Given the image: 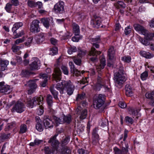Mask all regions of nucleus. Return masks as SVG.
I'll list each match as a JSON object with an SVG mask.
<instances>
[{
    "instance_id": "nucleus-1",
    "label": "nucleus",
    "mask_w": 154,
    "mask_h": 154,
    "mask_svg": "<svg viewBox=\"0 0 154 154\" xmlns=\"http://www.w3.org/2000/svg\"><path fill=\"white\" fill-rule=\"evenodd\" d=\"M55 88L59 91L61 94H63L64 93L65 89L66 88L67 94L71 95L73 94L75 86L69 80H62L60 83L56 84Z\"/></svg>"
},
{
    "instance_id": "nucleus-2",
    "label": "nucleus",
    "mask_w": 154,
    "mask_h": 154,
    "mask_svg": "<svg viewBox=\"0 0 154 154\" xmlns=\"http://www.w3.org/2000/svg\"><path fill=\"white\" fill-rule=\"evenodd\" d=\"M117 72L114 75V80L115 85L118 87H121L125 81L126 79L124 74L123 68L121 66L117 69Z\"/></svg>"
},
{
    "instance_id": "nucleus-3",
    "label": "nucleus",
    "mask_w": 154,
    "mask_h": 154,
    "mask_svg": "<svg viewBox=\"0 0 154 154\" xmlns=\"http://www.w3.org/2000/svg\"><path fill=\"white\" fill-rule=\"evenodd\" d=\"M12 104L14 105L11 109L12 112H17L21 113L23 112L25 108V106L24 103L20 101L16 102L13 101L12 102Z\"/></svg>"
},
{
    "instance_id": "nucleus-4",
    "label": "nucleus",
    "mask_w": 154,
    "mask_h": 154,
    "mask_svg": "<svg viewBox=\"0 0 154 154\" xmlns=\"http://www.w3.org/2000/svg\"><path fill=\"white\" fill-rule=\"evenodd\" d=\"M54 73L52 76L54 80L57 82L60 81L61 78V72L58 65H55Z\"/></svg>"
},
{
    "instance_id": "nucleus-5",
    "label": "nucleus",
    "mask_w": 154,
    "mask_h": 154,
    "mask_svg": "<svg viewBox=\"0 0 154 154\" xmlns=\"http://www.w3.org/2000/svg\"><path fill=\"white\" fill-rule=\"evenodd\" d=\"M36 79L30 80L27 82V84H25V86L27 85L29 87L28 90V93L29 94H31L35 92L37 88V85L35 83Z\"/></svg>"
},
{
    "instance_id": "nucleus-6",
    "label": "nucleus",
    "mask_w": 154,
    "mask_h": 154,
    "mask_svg": "<svg viewBox=\"0 0 154 154\" xmlns=\"http://www.w3.org/2000/svg\"><path fill=\"white\" fill-rule=\"evenodd\" d=\"M40 21L38 20H33L31 23L30 31L33 33H37L40 31V28L39 24Z\"/></svg>"
},
{
    "instance_id": "nucleus-7",
    "label": "nucleus",
    "mask_w": 154,
    "mask_h": 154,
    "mask_svg": "<svg viewBox=\"0 0 154 154\" xmlns=\"http://www.w3.org/2000/svg\"><path fill=\"white\" fill-rule=\"evenodd\" d=\"M101 53V51H97L94 47H92L89 52L88 56L90 57L89 58L91 61L95 62L97 60V55H99Z\"/></svg>"
},
{
    "instance_id": "nucleus-8",
    "label": "nucleus",
    "mask_w": 154,
    "mask_h": 154,
    "mask_svg": "<svg viewBox=\"0 0 154 154\" xmlns=\"http://www.w3.org/2000/svg\"><path fill=\"white\" fill-rule=\"evenodd\" d=\"M128 144L125 143L124 145H123L122 150L116 147H115L113 149L115 154H128Z\"/></svg>"
},
{
    "instance_id": "nucleus-9",
    "label": "nucleus",
    "mask_w": 154,
    "mask_h": 154,
    "mask_svg": "<svg viewBox=\"0 0 154 154\" xmlns=\"http://www.w3.org/2000/svg\"><path fill=\"white\" fill-rule=\"evenodd\" d=\"M53 10L56 13H63L64 11V3L62 1L58 2L54 5Z\"/></svg>"
},
{
    "instance_id": "nucleus-10",
    "label": "nucleus",
    "mask_w": 154,
    "mask_h": 154,
    "mask_svg": "<svg viewBox=\"0 0 154 154\" xmlns=\"http://www.w3.org/2000/svg\"><path fill=\"white\" fill-rule=\"evenodd\" d=\"M58 134H56L54 136L51 137L48 140V143H50L52 146L55 149L57 150L58 147L59 142L57 139L56 137Z\"/></svg>"
},
{
    "instance_id": "nucleus-11",
    "label": "nucleus",
    "mask_w": 154,
    "mask_h": 154,
    "mask_svg": "<svg viewBox=\"0 0 154 154\" xmlns=\"http://www.w3.org/2000/svg\"><path fill=\"white\" fill-rule=\"evenodd\" d=\"M52 34L51 33L46 34L43 32H41L38 34V38L36 39V42L38 44H41L45 40L46 38L48 39L51 36Z\"/></svg>"
},
{
    "instance_id": "nucleus-12",
    "label": "nucleus",
    "mask_w": 154,
    "mask_h": 154,
    "mask_svg": "<svg viewBox=\"0 0 154 154\" xmlns=\"http://www.w3.org/2000/svg\"><path fill=\"white\" fill-rule=\"evenodd\" d=\"M5 84L4 82H0V92L7 94L11 91L10 86L8 85H5Z\"/></svg>"
},
{
    "instance_id": "nucleus-13",
    "label": "nucleus",
    "mask_w": 154,
    "mask_h": 154,
    "mask_svg": "<svg viewBox=\"0 0 154 154\" xmlns=\"http://www.w3.org/2000/svg\"><path fill=\"white\" fill-rule=\"evenodd\" d=\"M98 128H95L92 133V143L94 145H97L99 143V136L97 133Z\"/></svg>"
},
{
    "instance_id": "nucleus-14",
    "label": "nucleus",
    "mask_w": 154,
    "mask_h": 154,
    "mask_svg": "<svg viewBox=\"0 0 154 154\" xmlns=\"http://www.w3.org/2000/svg\"><path fill=\"white\" fill-rule=\"evenodd\" d=\"M102 22L101 18L97 16L94 17L91 22V24L94 27H98L101 25Z\"/></svg>"
},
{
    "instance_id": "nucleus-15",
    "label": "nucleus",
    "mask_w": 154,
    "mask_h": 154,
    "mask_svg": "<svg viewBox=\"0 0 154 154\" xmlns=\"http://www.w3.org/2000/svg\"><path fill=\"white\" fill-rule=\"evenodd\" d=\"M134 27L136 30L142 34L146 35L147 34V30L141 25L138 24H135L134 25Z\"/></svg>"
},
{
    "instance_id": "nucleus-16",
    "label": "nucleus",
    "mask_w": 154,
    "mask_h": 154,
    "mask_svg": "<svg viewBox=\"0 0 154 154\" xmlns=\"http://www.w3.org/2000/svg\"><path fill=\"white\" fill-rule=\"evenodd\" d=\"M100 64L97 65L96 67V69L97 72L100 71L106 65V60L103 56H101L100 58Z\"/></svg>"
},
{
    "instance_id": "nucleus-17",
    "label": "nucleus",
    "mask_w": 154,
    "mask_h": 154,
    "mask_svg": "<svg viewBox=\"0 0 154 154\" xmlns=\"http://www.w3.org/2000/svg\"><path fill=\"white\" fill-rule=\"evenodd\" d=\"M40 61L38 60L32 62L29 65V69L31 70H34L38 69L39 68Z\"/></svg>"
},
{
    "instance_id": "nucleus-18",
    "label": "nucleus",
    "mask_w": 154,
    "mask_h": 154,
    "mask_svg": "<svg viewBox=\"0 0 154 154\" xmlns=\"http://www.w3.org/2000/svg\"><path fill=\"white\" fill-rule=\"evenodd\" d=\"M44 97L40 95L39 96H35L33 97L32 99V100L34 101V103H35L36 105H42Z\"/></svg>"
},
{
    "instance_id": "nucleus-19",
    "label": "nucleus",
    "mask_w": 154,
    "mask_h": 154,
    "mask_svg": "<svg viewBox=\"0 0 154 154\" xmlns=\"http://www.w3.org/2000/svg\"><path fill=\"white\" fill-rule=\"evenodd\" d=\"M69 64L70 66L71 71L75 74V76H78L81 74L80 71L75 68L72 62H70Z\"/></svg>"
},
{
    "instance_id": "nucleus-20",
    "label": "nucleus",
    "mask_w": 154,
    "mask_h": 154,
    "mask_svg": "<svg viewBox=\"0 0 154 154\" xmlns=\"http://www.w3.org/2000/svg\"><path fill=\"white\" fill-rule=\"evenodd\" d=\"M9 61L5 60L0 59V66L1 70L4 71L6 69L7 66L9 64Z\"/></svg>"
},
{
    "instance_id": "nucleus-21",
    "label": "nucleus",
    "mask_w": 154,
    "mask_h": 154,
    "mask_svg": "<svg viewBox=\"0 0 154 154\" xmlns=\"http://www.w3.org/2000/svg\"><path fill=\"white\" fill-rule=\"evenodd\" d=\"M91 41L94 46H95L96 48H99V45L97 43H100V38L99 36L92 38L91 39Z\"/></svg>"
},
{
    "instance_id": "nucleus-22",
    "label": "nucleus",
    "mask_w": 154,
    "mask_h": 154,
    "mask_svg": "<svg viewBox=\"0 0 154 154\" xmlns=\"http://www.w3.org/2000/svg\"><path fill=\"white\" fill-rule=\"evenodd\" d=\"M125 94L128 97H130L132 95L133 91L132 88L129 85H126L125 87Z\"/></svg>"
},
{
    "instance_id": "nucleus-23",
    "label": "nucleus",
    "mask_w": 154,
    "mask_h": 154,
    "mask_svg": "<svg viewBox=\"0 0 154 154\" xmlns=\"http://www.w3.org/2000/svg\"><path fill=\"white\" fill-rule=\"evenodd\" d=\"M115 53L114 48L113 47H110L108 51V56L109 60L113 59Z\"/></svg>"
},
{
    "instance_id": "nucleus-24",
    "label": "nucleus",
    "mask_w": 154,
    "mask_h": 154,
    "mask_svg": "<svg viewBox=\"0 0 154 154\" xmlns=\"http://www.w3.org/2000/svg\"><path fill=\"white\" fill-rule=\"evenodd\" d=\"M40 21L44 26L47 29L49 28L50 24L49 19L47 18H44L41 19Z\"/></svg>"
},
{
    "instance_id": "nucleus-25",
    "label": "nucleus",
    "mask_w": 154,
    "mask_h": 154,
    "mask_svg": "<svg viewBox=\"0 0 154 154\" xmlns=\"http://www.w3.org/2000/svg\"><path fill=\"white\" fill-rule=\"evenodd\" d=\"M115 7L117 9H124L125 7V5L124 2L121 1H118L117 2L115 3L114 4Z\"/></svg>"
},
{
    "instance_id": "nucleus-26",
    "label": "nucleus",
    "mask_w": 154,
    "mask_h": 154,
    "mask_svg": "<svg viewBox=\"0 0 154 154\" xmlns=\"http://www.w3.org/2000/svg\"><path fill=\"white\" fill-rule=\"evenodd\" d=\"M59 152L60 154H69L71 152L70 149L67 146L63 147L59 150Z\"/></svg>"
},
{
    "instance_id": "nucleus-27",
    "label": "nucleus",
    "mask_w": 154,
    "mask_h": 154,
    "mask_svg": "<svg viewBox=\"0 0 154 154\" xmlns=\"http://www.w3.org/2000/svg\"><path fill=\"white\" fill-rule=\"evenodd\" d=\"M73 30L75 35H78L80 33V30L79 26L76 24L73 23Z\"/></svg>"
},
{
    "instance_id": "nucleus-28",
    "label": "nucleus",
    "mask_w": 154,
    "mask_h": 154,
    "mask_svg": "<svg viewBox=\"0 0 154 154\" xmlns=\"http://www.w3.org/2000/svg\"><path fill=\"white\" fill-rule=\"evenodd\" d=\"M50 91L53 95L55 99H58V92L56 91L54 88V86L53 85L50 87Z\"/></svg>"
},
{
    "instance_id": "nucleus-29",
    "label": "nucleus",
    "mask_w": 154,
    "mask_h": 154,
    "mask_svg": "<svg viewBox=\"0 0 154 154\" xmlns=\"http://www.w3.org/2000/svg\"><path fill=\"white\" fill-rule=\"evenodd\" d=\"M46 101L48 107L50 108L51 107L53 103V98L52 96L50 94H48L47 96Z\"/></svg>"
},
{
    "instance_id": "nucleus-30",
    "label": "nucleus",
    "mask_w": 154,
    "mask_h": 154,
    "mask_svg": "<svg viewBox=\"0 0 154 154\" xmlns=\"http://www.w3.org/2000/svg\"><path fill=\"white\" fill-rule=\"evenodd\" d=\"M105 100V96L102 94H100L97 96L94 100L96 101L99 102H102V103H104Z\"/></svg>"
},
{
    "instance_id": "nucleus-31",
    "label": "nucleus",
    "mask_w": 154,
    "mask_h": 154,
    "mask_svg": "<svg viewBox=\"0 0 154 154\" xmlns=\"http://www.w3.org/2000/svg\"><path fill=\"white\" fill-rule=\"evenodd\" d=\"M12 5L9 2L6 4L5 9L7 12L9 13H14V11L12 10Z\"/></svg>"
},
{
    "instance_id": "nucleus-32",
    "label": "nucleus",
    "mask_w": 154,
    "mask_h": 154,
    "mask_svg": "<svg viewBox=\"0 0 154 154\" xmlns=\"http://www.w3.org/2000/svg\"><path fill=\"white\" fill-rule=\"evenodd\" d=\"M144 35L145 36L144 39L150 41L152 39L153 37H154V32L148 33V32L147 30L146 35Z\"/></svg>"
},
{
    "instance_id": "nucleus-33",
    "label": "nucleus",
    "mask_w": 154,
    "mask_h": 154,
    "mask_svg": "<svg viewBox=\"0 0 154 154\" xmlns=\"http://www.w3.org/2000/svg\"><path fill=\"white\" fill-rule=\"evenodd\" d=\"M140 54L143 57L146 58H151L153 57L149 53L145 51H141L140 52Z\"/></svg>"
},
{
    "instance_id": "nucleus-34",
    "label": "nucleus",
    "mask_w": 154,
    "mask_h": 154,
    "mask_svg": "<svg viewBox=\"0 0 154 154\" xmlns=\"http://www.w3.org/2000/svg\"><path fill=\"white\" fill-rule=\"evenodd\" d=\"M23 23L21 22H18L15 23L12 29V31H16L20 27L22 26Z\"/></svg>"
},
{
    "instance_id": "nucleus-35",
    "label": "nucleus",
    "mask_w": 154,
    "mask_h": 154,
    "mask_svg": "<svg viewBox=\"0 0 154 154\" xmlns=\"http://www.w3.org/2000/svg\"><path fill=\"white\" fill-rule=\"evenodd\" d=\"M70 137L69 136L66 137L61 141V146L63 147L66 145L69 141Z\"/></svg>"
},
{
    "instance_id": "nucleus-36",
    "label": "nucleus",
    "mask_w": 154,
    "mask_h": 154,
    "mask_svg": "<svg viewBox=\"0 0 154 154\" xmlns=\"http://www.w3.org/2000/svg\"><path fill=\"white\" fill-rule=\"evenodd\" d=\"M63 120L64 122L67 124H69L72 121L71 116L70 115H68L66 116H64L63 117Z\"/></svg>"
},
{
    "instance_id": "nucleus-37",
    "label": "nucleus",
    "mask_w": 154,
    "mask_h": 154,
    "mask_svg": "<svg viewBox=\"0 0 154 154\" xmlns=\"http://www.w3.org/2000/svg\"><path fill=\"white\" fill-rule=\"evenodd\" d=\"M103 104L104 103H102V102H99L95 100L94 101L93 103L94 106L96 109H99Z\"/></svg>"
},
{
    "instance_id": "nucleus-38",
    "label": "nucleus",
    "mask_w": 154,
    "mask_h": 154,
    "mask_svg": "<svg viewBox=\"0 0 154 154\" xmlns=\"http://www.w3.org/2000/svg\"><path fill=\"white\" fill-rule=\"evenodd\" d=\"M43 122L44 125H49L50 124V122H51V121L48 118V116H45L44 117Z\"/></svg>"
},
{
    "instance_id": "nucleus-39",
    "label": "nucleus",
    "mask_w": 154,
    "mask_h": 154,
    "mask_svg": "<svg viewBox=\"0 0 154 154\" xmlns=\"http://www.w3.org/2000/svg\"><path fill=\"white\" fill-rule=\"evenodd\" d=\"M87 110L86 109L83 110L81 112V115L80 118L81 119H85L87 116Z\"/></svg>"
},
{
    "instance_id": "nucleus-40",
    "label": "nucleus",
    "mask_w": 154,
    "mask_h": 154,
    "mask_svg": "<svg viewBox=\"0 0 154 154\" xmlns=\"http://www.w3.org/2000/svg\"><path fill=\"white\" fill-rule=\"evenodd\" d=\"M9 134H5L4 133L0 134V141H3L4 140L8 139L10 136Z\"/></svg>"
},
{
    "instance_id": "nucleus-41",
    "label": "nucleus",
    "mask_w": 154,
    "mask_h": 154,
    "mask_svg": "<svg viewBox=\"0 0 154 154\" xmlns=\"http://www.w3.org/2000/svg\"><path fill=\"white\" fill-rule=\"evenodd\" d=\"M28 6L31 8H34L36 7V2L33 1L29 0L27 2Z\"/></svg>"
},
{
    "instance_id": "nucleus-42",
    "label": "nucleus",
    "mask_w": 154,
    "mask_h": 154,
    "mask_svg": "<svg viewBox=\"0 0 154 154\" xmlns=\"http://www.w3.org/2000/svg\"><path fill=\"white\" fill-rule=\"evenodd\" d=\"M32 73V72L31 71L27 70H23L21 72L22 75L24 77H27Z\"/></svg>"
},
{
    "instance_id": "nucleus-43",
    "label": "nucleus",
    "mask_w": 154,
    "mask_h": 154,
    "mask_svg": "<svg viewBox=\"0 0 154 154\" xmlns=\"http://www.w3.org/2000/svg\"><path fill=\"white\" fill-rule=\"evenodd\" d=\"M54 120L57 125L62 124L63 121H62L60 118L57 117L56 116H53Z\"/></svg>"
},
{
    "instance_id": "nucleus-44",
    "label": "nucleus",
    "mask_w": 154,
    "mask_h": 154,
    "mask_svg": "<svg viewBox=\"0 0 154 154\" xmlns=\"http://www.w3.org/2000/svg\"><path fill=\"white\" fill-rule=\"evenodd\" d=\"M138 38L140 42L143 45L146 46L149 44V42L147 41V40L145 39L143 40V38L140 37H139Z\"/></svg>"
},
{
    "instance_id": "nucleus-45",
    "label": "nucleus",
    "mask_w": 154,
    "mask_h": 154,
    "mask_svg": "<svg viewBox=\"0 0 154 154\" xmlns=\"http://www.w3.org/2000/svg\"><path fill=\"white\" fill-rule=\"evenodd\" d=\"M73 61L75 64L78 65H80L81 63V59L79 57H75L73 58Z\"/></svg>"
},
{
    "instance_id": "nucleus-46",
    "label": "nucleus",
    "mask_w": 154,
    "mask_h": 154,
    "mask_svg": "<svg viewBox=\"0 0 154 154\" xmlns=\"http://www.w3.org/2000/svg\"><path fill=\"white\" fill-rule=\"evenodd\" d=\"M77 51V49L76 47H69L68 50V53L69 54H71L73 52H75Z\"/></svg>"
},
{
    "instance_id": "nucleus-47",
    "label": "nucleus",
    "mask_w": 154,
    "mask_h": 154,
    "mask_svg": "<svg viewBox=\"0 0 154 154\" xmlns=\"http://www.w3.org/2000/svg\"><path fill=\"white\" fill-rule=\"evenodd\" d=\"M99 75L97 78V81L99 84L102 85H103V81L101 77V72H98Z\"/></svg>"
},
{
    "instance_id": "nucleus-48",
    "label": "nucleus",
    "mask_w": 154,
    "mask_h": 154,
    "mask_svg": "<svg viewBox=\"0 0 154 154\" xmlns=\"http://www.w3.org/2000/svg\"><path fill=\"white\" fill-rule=\"evenodd\" d=\"M145 96L146 98L150 99L151 100H154V95L152 94V92L151 93H146L145 94Z\"/></svg>"
},
{
    "instance_id": "nucleus-49",
    "label": "nucleus",
    "mask_w": 154,
    "mask_h": 154,
    "mask_svg": "<svg viewBox=\"0 0 154 154\" xmlns=\"http://www.w3.org/2000/svg\"><path fill=\"white\" fill-rule=\"evenodd\" d=\"M16 45L14 44L12 45V50L14 52H16L20 50V47L19 46H17Z\"/></svg>"
},
{
    "instance_id": "nucleus-50",
    "label": "nucleus",
    "mask_w": 154,
    "mask_h": 154,
    "mask_svg": "<svg viewBox=\"0 0 154 154\" xmlns=\"http://www.w3.org/2000/svg\"><path fill=\"white\" fill-rule=\"evenodd\" d=\"M27 106L31 108H32L33 106H36L35 103H34V101L32 100H28L27 103Z\"/></svg>"
},
{
    "instance_id": "nucleus-51",
    "label": "nucleus",
    "mask_w": 154,
    "mask_h": 154,
    "mask_svg": "<svg viewBox=\"0 0 154 154\" xmlns=\"http://www.w3.org/2000/svg\"><path fill=\"white\" fill-rule=\"evenodd\" d=\"M27 130L26 126H20L19 133L23 134L25 133Z\"/></svg>"
},
{
    "instance_id": "nucleus-52",
    "label": "nucleus",
    "mask_w": 154,
    "mask_h": 154,
    "mask_svg": "<svg viewBox=\"0 0 154 154\" xmlns=\"http://www.w3.org/2000/svg\"><path fill=\"white\" fill-rule=\"evenodd\" d=\"M50 54L53 55L55 54L58 51V49L57 47H54L50 48Z\"/></svg>"
},
{
    "instance_id": "nucleus-53",
    "label": "nucleus",
    "mask_w": 154,
    "mask_h": 154,
    "mask_svg": "<svg viewBox=\"0 0 154 154\" xmlns=\"http://www.w3.org/2000/svg\"><path fill=\"white\" fill-rule=\"evenodd\" d=\"M42 105H40L39 106V108L38 109V113L39 115H42L44 112V107Z\"/></svg>"
},
{
    "instance_id": "nucleus-54",
    "label": "nucleus",
    "mask_w": 154,
    "mask_h": 154,
    "mask_svg": "<svg viewBox=\"0 0 154 154\" xmlns=\"http://www.w3.org/2000/svg\"><path fill=\"white\" fill-rule=\"evenodd\" d=\"M148 76V72L146 71L141 74L140 77L141 79L143 80H145Z\"/></svg>"
},
{
    "instance_id": "nucleus-55",
    "label": "nucleus",
    "mask_w": 154,
    "mask_h": 154,
    "mask_svg": "<svg viewBox=\"0 0 154 154\" xmlns=\"http://www.w3.org/2000/svg\"><path fill=\"white\" fill-rule=\"evenodd\" d=\"M85 98V94L84 93H82L81 94H79L76 100L79 101L80 100H82Z\"/></svg>"
},
{
    "instance_id": "nucleus-56",
    "label": "nucleus",
    "mask_w": 154,
    "mask_h": 154,
    "mask_svg": "<svg viewBox=\"0 0 154 154\" xmlns=\"http://www.w3.org/2000/svg\"><path fill=\"white\" fill-rule=\"evenodd\" d=\"M32 40L33 38H28L26 42L24 43L25 45L27 47H29L32 42Z\"/></svg>"
},
{
    "instance_id": "nucleus-57",
    "label": "nucleus",
    "mask_w": 154,
    "mask_h": 154,
    "mask_svg": "<svg viewBox=\"0 0 154 154\" xmlns=\"http://www.w3.org/2000/svg\"><path fill=\"white\" fill-rule=\"evenodd\" d=\"M61 69L63 72L64 74L66 75H68V74L69 71L67 67L64 66H62L61 67Z\"/></svg>"
},
{
    "instance_id": "nucleus-58",
    "label": "nucleus",
    "mask_w": 154,
    "mask_h": 154,
    "mask_svg": "<svg viewBox=\"0 0 154 154\" xmlns=\"http://www.w3.org/2000/svg\"><path fill=\"white\" fill-rule=\"evenodd\" d=\"M122 60L125 62L129 63L131 61V58L130 56H125L122 58Z\"/></svg>"
},
{
    "instance_id": "nucleus-59",
    "label": "nucleus",
    "mask_w": 154,
    "mask_h": 154,
    "mask_svg": "<svg viewBox=\"0 0 154 154\" xmlns=\"http://www.w3.org/2000/svg\"><path fill=\"white\" fill-rule=\"evenodd\" d=\"M125 120L126 122L132 124L134 122L133 119L131 117L127 116L125 118Z\"/></svg>"
},
{
    "instance_id": "nucleus-60",
    "label": "nucleus",
    "mask_w": 154,
    "mask_h": 154,
    "mask_svg": "<svg viewBox=\"0 0 154 154\" xmlns=\"http://www.w3.org/2000/svg\"><path fill=\"white\" fill-rule=\"evenodd\" d=\"M24 41V37H23L21 38H18L14 42V44L18 45L19 43H21Z\"/></svg>"
},
{
    "instance_id": "nucleus-61",
    "label": "nucleus",
    "mask_w": 154,
    "mask_h": 154,
    "mask_svg": "<svg viewBox=\"0 0 154 154\" xmlns=\"http://www.w3.org/2000/svg\"><path fill=\"white\" fill-rule=\"evenodd\" d=\"M78 152L79 154H88V151L87 150L81 148L78 149Z\"/></svg>"
},
{
    "instance_id": "nucleus-62",
    "label": "nucleus",
    "mask_w": 154,
    "mask_h": 154,
    "mask_svg": "<svg viewBox=\"0 0 154 154\" xmlns=\"http://www.w3.org/2000/svg\"><path fill=\"white\" fill-rule=\"evenodd\" d=\"M131 28H130L129 26H128L126 27L125 30V32L126 35H128L131 33Z\"/></svg>"
},
{
    "instance_id": "nucleus-63",
    "label": "nucleus",
    "mask_w": 154,
    "mask_h": 154,
    "mask_svg": "<svg viewBox=\"0 0 154 154\" xmlns=\"http://www.w3.org/2000/svg\"><path fill=\"white\" fill-rule=\"evenodd\" d=\"M36 7L38 6V8L39 9H42L43 8V4L41 2H36Z\"/></svg>"
},
{
    "instance_id": "nucleus-64",
    "label": "nucleus",
    "mask_w": 154,
    "mask_h": 154,
    "mask_svg": "<svg viewBox=\"0 0 154 154\" xmlns=\"http://www.w3.org/2000/svg\"><path fill=\"white\" fill-rule=\"evenodd\" d=\"M86 54V51H82L79 52V53L78 54V57L80 58L84 56Z\"/></svg>"
}]
</instances>
